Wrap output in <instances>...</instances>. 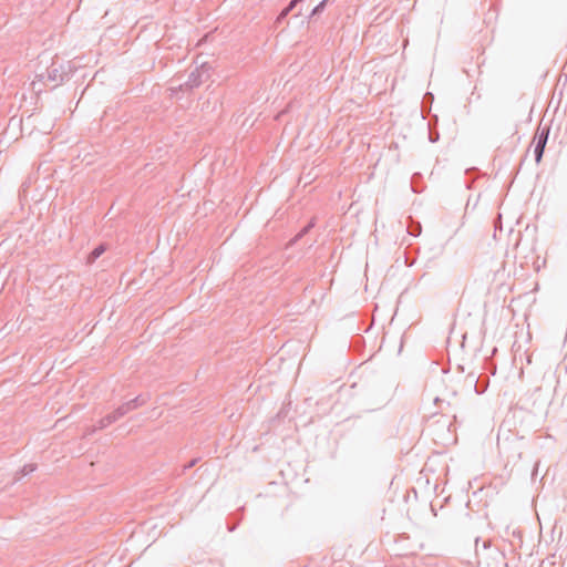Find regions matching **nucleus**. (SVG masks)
<instances>
[{
	"mask_svg": "<svg viewBox=\"0 0 567 567\" xmlns=\"http://www.w3.org/2000/svg\"><path fill=\"white\" fill-rule=\"evenodd\" d=\"M523 437L517 434H507L506 436L498 435L497 437V446L501 452L509 454V456L520 460L522 457V447L520 442Z\"/></svg>",
	"mask_w": 567,
	"mask_h": 567,
	"instance_id": "1",
	"label": "nucleus"
},
{
	"mask_svg": "<svg viewBox=\"0 0 567 567\" xmlns=\"http://www.w3.org/2000/svg\"><path fill=\"white\" fill-rule=\"evenodd\" d=\"M132 411H134V410L132 409L130 403L124 402L118 408H116L113 412H111V413L106 414L104 417L100 419L97 421L96 425H94L89 431V433H93L96 430H102V429L110 426L111 424H113L117 420L122 419L123 416H125L127 413H130Z\"/></svg>",
	"mask_w": 567,
	"mask_h": 567,
	"instance_id": "2",
	"label": "nucleus"
},
{
	"mask_svg": "<svg viewBox=\"0 0 567 567\" xmlns=\"http://www.w3.org/2000/svg\"><path fill=\"white\" fill-rule=\"evenodd\" d=\"M208 76V68L206 63H203L200 66H196L189 72L187 80L179 84V89L182 91H187L198 87Z\"/></svg>",
	"mask_w": 567,
	"mask_h": 567,
	"instance_id": "3",
	"label": "nucleus"
},
{
	"mask_svg": "<svg viewBox=\"0 0 567 567\" xmlns=\"http://www.w3.org/2000/svg\"><path fill=\"white\" fill-rule=\"evenodd\" d=\"M549 136V127L537 131L534 138V155L536 163H540Z\"/></svg>",
	"mask_w": 567,
	"mask_h": 567,
	"instance_id": "4",
	"label": "nucleus"
},
{
	"mask_svg": "<svg viewBox=\"0 0 567 567\" xmlns=\"http://www.w3.org/2000/svg\"><path fill=\"white\" fill-rule=\"evenodd\" d=\"M465 382L474 386L477 394H483L488 388L489 379L486 375L481 374L477 377L475 373L471 372L466 375Z\"/></svg>",
	"mask_w": 567,
	"mask_h": 567,
	"instance_id": "5",
	"label": "nucleus"
},
{
	"mask_svg": "<svg viewBox=\"0 0 567 567\" xmlns=\"http://www.w3.org/2000/svg\"><path fill=\"white\" fill-rule=\"evenodd\" d=\"M106 251V245L100 244L96 246L87 256V262L93 264L100 256H102Z\"/></svg>",
	"mask_w": 567,
	"mask_h": 567,
	"instance_id": "6",
	"label": "nucleus"
},
{
	"mask_svg": "<svg viewBox=\"0 0 567 567\" xmlns=\"http://www.w3.org/2000/svg\"><path fill=\"white\" fill-rule=\"evenodd\" d=\"M148 401V395L140 394L136 398L128 400L127 402L132 406L133 410L138 409L140 406H143Z\"/></svg>",
	"mask_w": 567,
	"mask_h": 567,
	"instance_id": "7",
	"label": "nucleus"
},
{
	"mask_svg": "<svg viewBox=\"0 0 567 567\" xmlns=\"http://www.w3.org/2000/svg\"><path fill=\"white\" fill-rule=\"evenodd\" d=\"M422 227L420 223H411V225L408 227V233L411 236L417 237L421 234Z\"/></svg>",
	"mask_w": 567,
	"mask_h": 567,
	"instance_id": "8",
	"label": "nucleus"
},
{
	"mask_svg": "<svg viewBox=\"0 0 567 567\" xmlns=\"http://www.w3.org/2000/svg\"><path fill=\"white\" fill-rule=\"evenodd\" d=\"M326 6H327V4H326V0H321V1H320V2H319V3H318V4L312 9V11H311V13H310L309 18H313V17H316V16L320 14V13L324 10Z\"/></svg>",
	"mask_w": 567,
	"mask_h": 567,
	"instance_id": "9",
	"label": "nucleus"
},
{
	"mask_svg": "<svg viewBox=\"0 0 567 567\" xmlns=\"http://www.w3.org/2000/svg\"><path fill=\"white\" fill-rule=\"evenodd\" d=\"M315 226L313 221H310L307 226H305L300 233L292 239V243L299 240L303 235H306L312 227Z\"/></svg>",
	"mask_w": 567,
	"mask_h": 567,
	"instance_id": "10",
	"label": "nucleus"
},
{
	"mask_svg": "<svg viewBox=\"0 0 567 567\" xmlns=\"http://www.w3.org/2000/svg\"><path fill=\"white\" fill-rule=\"evenodd\" d=\"M293 9H289V6H287L277 17L276 19V23L279 24L281 23L286 18L287 16L292 11Z\"/></svg>",
	"mask_w": 567,
	"mask_h": 567,
	"instance_id": "11",
	"label": "nucleus"
},
{
	"mask_svg": "<svg viewBox=\"0 0 567 567\" xmlns=\"http://www.w3.org/2000/svg\"><path fill=\"white\" fill-rule=\"evenodd\" d=\"M293 9H289V6H287L277 17L276 19V23L279 24L281 23L286 18L287 16L292 11Z\"/></svg>",
	"mask_w": 567,
	"mask_h": 567,
	"instance_id": "12",
	"label": "nucleus"
},
{
	"mask_svg": "<svg viewBox=\"0 0 567 567\" xmlns=\"http://www.w3.org/2000/svg\"><path fill=\"white\" fill-rule=\"evenodd\" d=\"M37 468L35 464H27L21 470V476L28 475L32 472H34Z\"/></svg>",
	"mask_w": 567,
	"mask_h": 567,
	"instance_id": "13",
	"label": "nucleus"
},
{
	"mask_svg": "<svg viewBox=\"0 0 567 567\" xmlns=\"http://www.w3.org/2000/svg\"><path fill=\"white\" fill-rule=\"evenodd\" d=\"M305 0H291L288 6L289 9H295L299 3L303 2Z\"/></svg>",
	"mask_w": 567,
	"mask_h": 567,
	"instance_id": "14",
	"label": "nucleus"
},
{
	"mask_svg": "<svg viewBox=\"0 0 567 567\" xmlns=\"http://www.w3.org/2000/svg\"><path fill=\"white\" fill-rule=\"evenodd\" d=\"M196 464V460L190 461L187 465L184 466L185 470L193 467Z\"/></svg>",
	"mask_w": 567,
	"mask_h": 567,
	"instance_id": "15",
	"label": "nucleus"
},
{
	"mask_svg": "<svg viewBox=\"0 0 567 567\" xmlns=\"http://www.w3.org/2000/svg\"><path fill=\"white\" fill-rule=\"evenodd\" d=\"M491 546V542L489 540H485L483 542V548L486 549Z\"/></svg>",
	"mask_w": 567,
	"mask_h": 567,
	"instance_id": "16",
	"label": "nucleus"
},
{
	"mask_svg": "<svg viewBox=\"0 0 567 567\" xmlns=\"http://www.w3.org/2000/svg\"><path fill=\"white\" fill-rule=\"evenodd\" d=\"M436 140H439V136H432V135H430V141H431L432 143H434Z\"/></svg>",
	"mask_w": 567,
	"mask_h": 567,
	"instance_id": "17",
	"label": "nucleus"
},
{
	"mask_svg": "<svg viewBox=\"0 0 567 567\" xmlns=\"http://www.w3.org/2000/svg\"><path fill=\"white\" fill-rule=\"evenodd\" d=\"M436 140H439V136H432V135H430V141H431L432 143H434Z\"/></svg>",
	"mask_w": 567,
	"mask_h": 567,
	"instance_id": "18",
	"label": "nucleus"
},
{
	"mask_svg": "<svg viewBox=\"0 0 567 567\" xmlns=\"http://www.w3.org/2000/svg\"><path fill=\"white\" fill-rule=\"evenodd\" d=\"M436 140H439V136H432V135H430V141H431L432 143H434Z\"/></svg>",
	"mask_w": 567,
	"mask_h": 567,
	"instance_id": "19",
	"label": "nucleus"
},
{
	"mask_svg": "<svg viewBox=\"0 0 567 567\" xmlns=\"http://www.w3.org/2000/svg\"><path fill=\"white\" fill-rule=\"evenodd\" d=\"M478 543H480V537H476L475 538V547H478ZM478 550V548H476V551Z\"/></svg>",
	"mask_w": 567,
	"mask_h": 567,
	"instance_id": "20",
	"label": "nucleus"
},
{
	"mask_svg": "<svg viewBox=\"0 0 567 567\" xmlns=\"http://www.w3.org/2000/svg\"><path fill=\"white\" fill-rule=\"evenodd\" d=\"M49 78H52L54 80L55 79V73H52V74L50 73Z\"/></svg>",
	"mask_w": 567,
	"mask_h": 567,
	"instance_id": "21",
	"label": "nucleus"
},
{
	"mask_svg": "<svg viewBox=\"0 0 567 567\" xmlns=\"http://www.w3.org/2000/svg\"><path fill=\"white\" fill-rule=\"evenodd\" d=\"M49 78H52L54 80L55 79V73H52V74L50 73Z\"/></svg>",
	"mask_w": 567,
	"mask_h": 567,
	"instance_id": "22",
	"label": "nucleus"
},
{
	"mask_svg": "<svg viewBox=\"0 0 567 567\" xmlns=\"http://www.w3.org/2000/svg\"><path fill=\"white\" fill-rule=\"evenodd\" d=\"M537 465H538V463H536V465L534 467V473L533 474H535L537 472Z\"/></svg>",
	"mask_w": 567,
	"mask_h": 567,
	"instance_id": "23",
	"label": "nucleus"
},
{
	"mask_svg": "<svg viewBox=\"0 0 567 567\" xmlns=\"http://www.w3.org/2000/svg\"><path fill=\"white\" fill-rule=\"evenodd\" d=\"M329 0H326V3L328 2Z\"/></svg>",
	"mask_w": 567,
	"mask_h": 567,
	"instance_id": "24",
	"label": "nucleus"
}]
</instances>
